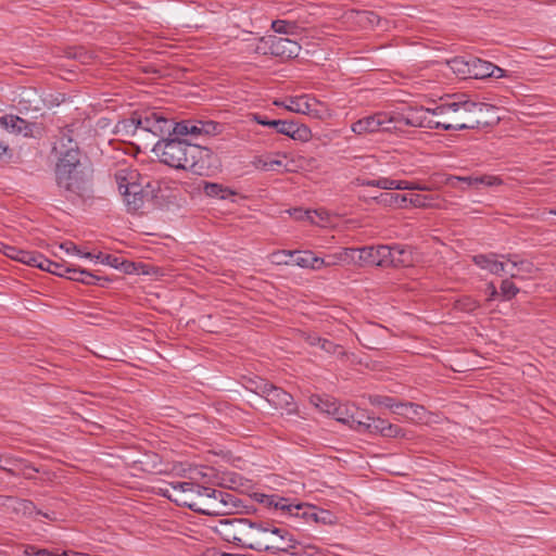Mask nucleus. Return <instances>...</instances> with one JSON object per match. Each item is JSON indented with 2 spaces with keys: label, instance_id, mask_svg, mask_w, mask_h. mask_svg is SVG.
I'll list each match as a JSON object with an SVG mask.
<instances>
[{
  "label": "nucleus",
  "instance_id": "obj_22",
  "mask_svg": "<svg viewBox=\"0 0 556 556\" xmlns=\"http://www.w3.org/2000/svg\"><path fill=\"white\" fill-rule=\"evenodd\" d=\"M379 131L400 132L403 131L402 119L400 113L396 112H378Z\"/></svg>",
  "mask_w": 556,
  "mask_h": 556
},
{
  "label": "nucleus",
  "instance_id": "obj_56",
  "mask_svg": "<svg viewBox=\"0 0 556 556\" xmlns=\"http://www.w3.org/2000/svg\"><path fill=\"white\" fill-rule=\"evenodd\" d=\"M60 249L64 250L67 254H76L81 257H83V254L85 253L73 242L61 243Z\"/></svg>",
  "mask_w": 556,
  "mask_h": 556
},
{
  "label": "nucleus",
  "instance_id": "obj_15",
  "mask_svg": "<svg viewBox=\"0 0 556 556\" xmlns=\"http://www.w3.org/2000/svg\"><path fill=\"white\" fill-rule=\"evenodd\" d=\"M402 126L433 129L432 108L409 106L400 113Z\"/></svg>",
  "mask_w": 556,
  "mask_h": 556
},
{
  "label": "nucleus",
  "instance_id": "obj_25",
  "mask_svg": "<svg viewBox=\"0 0 556 556\" xmlns=\"http://www.w3.org/2000/svg\"><path fill=\"white\" fill-rule=\"evenodd\" d=\"M379 118L377 113L365 116L352 124L351 130L359 136L379 132Z\"/></svg>",
  "mask_w": 556,
  "mask_h": 556
},
{
  "label": "nucleus",
  "instance_id": "obj_10",
  "mask_svg": "<svg viewBox=\"0 0 556 556\" xmlns=\"http://www.w3.org/2000/svg\"><path fill=\"white\" fill-rule=\"evenodd\" d=\"M301 47L296 41L276 35L260 38L254 49L260 54H271L288 59L298 56Z\"/></svg>",
  "mask_w": 556,
  "mask_h": 556
},
{
  "label": "nucleus",
  "instance_id": "obj_55",
  "mask_svg": "<svg viewBox=\"0 0 556 556\" xmlns=\"http://www.w3.org/2000/svg\"><path fill=\"white\" fill-rule=\"evenodd\" d=\"M5 254L11 257L12 260L18 261L23 263L24 257L22 254H27L28 251H24L14 247H8Z\"/></svg>",
  "mask_w": 556,
  "mask_h": 556
},
{
  "label": "nucleus",
  "instance_id": "obj_30",
  "mask_svg": "<svg viewBox=\"0 0 556 556\" xmlns=\"http://www.w3.org/2000/svg\"><path fill=\"white\" fill-rule=\"evenodd\" d=\"M362 424L363 426L358 429V432L380 433L382 435L389 422L381 418L368 416L366 420L362 419Z\"/></svg>",
  "mask_w": 556,
  "mask_h": 556
},
{
  "label": "nucleus",
  "instance_id": "obj_59",
  "mask_svg": "<svg viewBox=\"0 0 556 556\" xmlns=\"http://www.w3.org/2000/svg\"><path fill=\"white\" fill-rule=\"evenodd\" d=\"M254 121L260 125L273 127V123H278L279 119L269 121L266 117H264L263 115L255 114Z\"/></svg>",
  "mask_w": 556,
  "mask_h": 556
},
{
  "label": "nucleus",
  "instance_id": "obj_23",
  "mask_svg": "<svg viewBox=\"0 0 556 556\" xmlns=\"http://www.w3.org/2000/svg\"><path fill=\"white\" fill-rule=\"evenodd\" d=\"M476 265L482 269H488L493 275H503L505 270V262L496 260L495 254H479L472 257Z\"/></svg>",
  "mask_w": 556,
  "mask_h": 556
},
{
  "label": "nucleus",
  "instance_id": "obj_38",
  "mask_svg": "<svg viewBox=\"0 0 556 556\" xmlns=\"http://www.w3.org/2000/svg\"><path fill=\"white\" fill-rule=\"evenodd\" d=\"M271 28L277 34L294 35L298 26L294 22L277 20L271 23Z\"/></svg>",
  "mask_w": 556,
  "mask_h": 556
},
{
  "label": "nucleus",
  "instance_id": "obj_52",
  "mask_svg": "<svg viewBox=\"0 0 556 556\" xmlns=\"http://www.w3.org/2000/svg\"><path fill=\"white\" fill-rule=\"evenodd\" d=\"M407 202H409L412 205L416 206V207H421V206H427L429 203H428V198L426 195H421V194H410L409 197H407Z\"/></svg>",
  "mask_w": 556,
  "mask_h": 556
},
{
  "label": "nucleus",
  "instance_id": "obj_26",
  "mask_svg": "<svg viewBox=\"0 0 556 556\" xmlns=\"http://www.w3.org/2000/svg\"><path fill=\"white\" fill-rule=\"evenodd\" d=\"M294 257L292 258V265H296L301 268H308L313 270L320 269L319 257L316 256L312 251H293Z\"/></svg>",
  "mask_w": 556,
  "mask_h": 556
},
{
  "label": "nucleus",
  "instance_id": "obj_40",
  "mask_svg": "<svg viewBox=\"0 0 556 556\" xmlns=\"http://www.w3.org/2000/svg\"><path fill=\"white\" fill-rule=\"evenodd\" d=\"M454 305L456 309L467 313L473 312L479 306L478 302L470 296H463L456 300Z\"/></svg>",
  "mask_w": 556,
  "mask_h": 556
},
{
  "label": "nucleus",
  "instance_id": "obj_27",
  "mask_svg": "<svg viewBox=\"0 0 556 556\" xmlns=\"http://www.w3.org/2000/svg\"><path fill=\"white\" fill-rule=\"evenodd\" d=\"M394 413L402 415L412 421H420L424 419L426 409L424 406L415 403H399Z\"/></svg>",
  "mask_w": 556,
  "mask_h": 556
},
{
  "label": "nucleus",
  "instance_id": "obj_3",
  "mask_svg": "<svg viewBox=\"0 0 556 556\" xmlns=\"http://www.w3.org/2000/svg\"><path fill=\"white\" fill-rule=\"evenodd\" d=\"M491 106L475 102L465 96L454 97L432 108L433 129L463 130L475 129L481 124L478 115Z\"/></svg>",
  "mask_w": 556,
  "mask_h": 556
},
{
  "label": "nucleus",
  "instance_id": "obj_18",
  "mask_svg": "<svg viewBox=\"0 0 556 556\" xmlns=\"http://www.w3.org/2000/svg\"><path fill=\"white\" fill-rule=\"evenodd\" d=\"M291 163L292 161L287 154L277 153L258 157L256 166L263 170H280L282 168L290 172L292 170Z\"/></svg>",
  "mask_w": 556,
  "mask_h": 556
},
{
  "label": "nucleus",
  "instance_id": "obj_58",
  "mask_svg": "<svg viewBox=\"0 0 556 556\" xmlns=\"http://www.w3.org/2000/svg\"><path fill=\"white\" fill-rule=\"evenodd\" d=\"M303 339L311 346H319L321 340V338L315 333H303Z\"/></svg>",
  "mask_w": 556,
  "mask_h": 556
},
{
  "label": "nucleus",
  "instance_id": "obj_8",
  "mask_svg": "<svg viewBox=\"0 0 556 556\" xmlns=\"http://www.w3.org/2000/svg\"><path fill=\"white\" fill-rule=\"evenodd\" d=\"M236 507L237 498L233 494L206 486L199 514L224 516L231 514Z\"/></svg>",
  "mask_w": 556,
  "mask_h": 556
},
{
  "label": "nucleus",
  "instance_id": "obj_57",
  "mask_svg": "<svg viewBox=\"0 0 556 556\" xmlns=\"http://www.w3.org/2000/svg\"><path fill=\"white\" fill-rule=\"evenodd\" d=\"M515 260L508 257L507 262H505V270L504 274H507L510 276V278H518L520 277V273L518 271V267H513V262Z\"/></svg>",
  "mask_w": 556,
  "mask_h": 556
},
{
  "label": "nucleus",
  "instance_id": "obj_46",
  "mask_svg": "<svg viewBox=\"0 0 556 556\" xmlns=\"http://www.w3.org/2000/svg\"><path fill=\"white\" fill-rule=\"evenodd\" d=\"M102 264L110 265L113 268H124L126 273H129V267L131 266L130 263L121 261L119 257L110 254L105 255V257L102 258Z\"/></svg>",
  "mask_w": 556,
  "mask_h": 556
},
{
  "label": "nucleus",
  "instance_id": "obj_32",
  "mask_svg": "<svg viewBox=\"0 0 556 556\" xmlns=\"http://www.w3.org/2000/svg\"><path fill=\"white\" fill-rule=\"evenodd\" d=\"M274 542L279 545V547H282L283 549H263V552H269L271 554H291L300 556L302 555V552L299 549L300 543L293 538V542H289L288 540L283 539H274Z\"/></svg>",
  "mask_w": 556,
  "mask_h": 556
},
{
  "label": "nucleus",
  "instance_id": "obj_31",
  "mask_svg": "<svg viewBox=\"0 0 556 556\" xmlns=\"http://www.w3.org/2000/svg\"><path fill=\"white\" fill-rule=\"evenodd\" d=\"M5 501L10 503V507L16 514H22L24 516H30L35 513L36 507L31 501L28 500H17L13 497H5Z\"/></svg>",
  "mask_w": 556,
  "mask_h": 556
},
{
  "label": "nucleus",
  "instance_id": "obj_34",
  "mask_svg": "<svg viewBox=\"0 0 556 556\" xmlns=\"http://www.w3.org/2000/svg\"><path fill=\"white\" fill-rule=\"evenodd\" d=\"M450 68L457 75L466 77L471 76V59L465 60L464 58L456 56L448 61Z\"/></svg>",
  "mask_w": 556,
  "mask_h": 556
},
{
  "label": "nucleus",
  "instance_id": "obj_12",
  "mask_svg": "<svg viewBox=\"0 0 556 556\" xmlns=\"http://www.w3.org/2000/svg\"><path fill=\"white\" fill-rule=\"evenodd\" d=\"M255 392L261 394L275 409H282L288 415L296 413L293 396L285 390L266 381L256 384Z\"/></svg>",
  "mask_w": 556,
  "mask_h": 556
},
{
  "label": "nucleus",
  "instance_id": "obj_39",
  "mask_svg": "<svg viewBox=\"0 0 556 556\" xmlns=\"http://www.w3.org/2000/svg\"><path fill=\"white\" fill-rule=\"evenodd\" d=\"M369 400L372 405L390 408L393 413L396 409V405L400 403L396 402L393 397L384 395H374L370 396Z\"/></svg>",
  "mask_w": 556,
  "mask_h": 556
},
{
  "label": "nucleus",
  "instance_id": "obj_60",
  "mask_svg": "<svg viewBox=\"0 0 556 556\" xmlns=\"http://www.w3.org/2000/svg\"><path fill=\"white\" fill-rule=\"evenodd\" d=\"M397 184L400 186L396 187V190H413L414 188H419L415 184L406 181V180H397Z\"/></svg>",
  "mask_w": 556,
  "mask_h": 556
},
{
  "label": "nucleus",
  "instance_id": "obj_43",
  "mask_svg": "<svg viewBox=\"0 0 556 556\" xmlns=\"http://www.w3.org/2000/svg\"><path fill=\"white\" fill-rule=\"evenodd\" d=\"M311 138H312L311 129L304 124L296 123L295 127H294V134L292 135V139L299 140L302 142H306V141L311 140Z\"/></svg>",
  "mask_w": 556,
  "mask_h": 556
},
{
  "label": "nucleus",
  "instance_id": "obj_9",
  "mask_svg": "<svg viewBox=\"0 0 556 556\" xmlns=\"http://www.w3.org/2000/svg\"><path fill=\"white\" fill-rule=\"evenodd\" d=\"M275 105H283L288 111L305 114L316 119H326L331 116L328 106L308 94L290 97L283 102H274Z\"/></svg>",
  "mask_w": 556,
  "mask_h": 556
},
{
  "label": "nucleus",
  "instance_id": "obj_7",
  "mask_svg": "<svg viewBox=\"0 0 556 556\" xmlns=\"http://www.w3.org/2000/svg\"><path fill=\"white\" fill-rule=\"evenodd\" d=\"M205 491L206 486L193 482H172L163 490V495L177 505L186 506L199 513Z\"/></svg>",
  "mask_w": 556,
  "mask_h": 556
},
{
  "label": "nucleus",
  "instance_id": "obj_28",
  "mask_svg": "<svg viewBox=\"0 0 556 556\" xmlns=\"http://www.w3.org/2000/svg\"><path fill=\"white\" fill-rule=\"evenodd\" d=\"M67 278L85 285H97L98 281L101 280V278L94 274L76 267H70V270H67Z\"/></svg>",
  "mask_w": 556,
  "mask_h": 556
},
{
  "label": "nucleus",
  "instance_id": "obj_49",
  "mask_svg": "<svg viewBox=\"0 0 556 556\" xmlns=\"http://www.w3.org/2000/svg\"><path fill=\"white\" fill-rule=\"evenodd\" d=\"M400 185L397 184V180L382 177L379 179H376V187L384 190H396V187Z\"/></svg>",
  "mask_w": 556,
  "mask_h": 556
},
{
  "label": "nucleus",
  "instance_id": "obj_33",
  "mask_svg": "<svg viewBox=\"0 0 556 556\" xmlns=\"http://www.w3.org/2000/svg\"><path fill=\"white\" fill-rule=\"evenodd\" d=\"M375 200L386 206L405 207L407 204V195L397 193H381Z\"/></svg>",
  "mask_w": 556,
  "mask_h": 556
},
{
  "label": "nucleus",
  "instance_id": "obj_17",
  "mask_svg": "<svg viewBox=\"0 0 556 556\" xmlns=\"http://www.w3.org/2000/svg\"><path fill=\"white\" fill-rule=\"evenodd\" d=\"M418 261V255L412 247L395 244L390 245L388 267H409Z\"/></svg>",
  "mask_w": 556,
  "mask_h": 556
},
{
  "label": "nucleus",
  "instance_id": "obj_5",
  "mask_svg": "<svg viewBox=\"0 0 556 556\" xmlns=\"http://www.w3.org/2000/svg\"><path fill=\"white\" fill-rule=\"evenodd\" d=\"M258 522L248 518H231L219 521L216 531L226 542L258 552Z\"/></svg>",
  "mask_w": 556,
  "mask_h": 556
},
{
  "label": "nucleus",
  "instance_id": "obj_61",
  "mask_svg": "<svg viewBox=\"0 0 556 556\" xmlns=\"http://www.w3.org/2000/svg\"><path fill=\"white\" fill-rule=\"evenodd\" d=\"M106 254H103V253H98V254H92L90 252H86L83 254V257L85 258H90V260H96L97 262H100L102 263V258L105 257Z\"/></svg>",
  "mask_w": 556,
  "mask_h": 556
},
{
  "label": "nucleus",
  "instance_id": "obj_19",
  "mask_svg": "<svg viewBox=\"0 0 556 556\" xmlns=\"http://www.w3.org/2000/svg\"><path fill=\"white\" fill-rule=\"evenodd\" d=\"M356 249L355 248H344L336 253H331L326 255L325 257H319L320 269L323 267H332L342 264H352L356 263Z\"/></svg>",
  "mask_w": 556,
  "mask_h": 556
},
{
  "label": "nucleus",
  "instance_id": "obj_47",
  "mask_svg": "<svg viewBox=\"0 0 556 556\" xmlns=\"http://www.w3.org/2000/svg\"><path fill=\"white\" fill-rule=\"evenodd\" d=\"M22 256L24 257V260H23L24 264L41 269L42 265H41V261L39 260V257H45L42 254L28 251L27 254H22Z\"/></svg>",
  "mask_w": 556,
  "mask_h": 556
},
{
  "label": "nucleus",
  "instance_id": "obj_1",
  "mask_svg": "<svg viewBox=\"0 0 556 556\" xmlns=\"http://www.w3.org/2000/svg\"><path fill=\"white\" fill-rule=\"evenodd\" d=\"M125 129H142L152 132L154 136L163 137L165 135L191 136H212L220 131V124L213 121L186 119L179 123L173 122V118L165 111L147 110L139 114H134L130 118L122 123Z\"/></svg>",
  "mask_w": 556,
  "mask_h": 556
},
{
  "label": "nucleus",
  "instance_id": "obj_35",
  "mask_svg": "<svg viewBox=\"0 0 556 556\" xmlns=\"http://www.w3.org/2000/svg\"><path fill=\"white\" fill-rule=\"evenodd\" d=\"M41 261V269L48 273H51L53 275L60 276V277H67V270H70L68 266H65L64 264H60L53 261L48 260L47 257H39Z\"/></svg>",
  "mask_w": 556,
  "mask_h": 556
},
{
  "label": "nucleus",
  "instance_id": "obj_63",
  "mask_svg": "<svg viewBox=\"0 0 556 556\" xmlns=\"http://www.w3.org/2000/svg\"><path fill=\"white\" fill-rule=\"evenodd\" d=\"M355 184L358 186H370L376 187V179H364V178H356Z\"/></svg>",
  "mask_w": 556,
  "mask_h": 556
},
{
  "label": "nucleus",
  "instance_id": "obj_6",
  "mask_svg": "<svg viewBox=\"0 0 556 556\" xmlns=\"http://www.w3.org/2000/svg\"><path fill=\"white\" fill-rule=\"evenodd\" d=\"M56 185L62 194L73 203L84 202L92 195V170L88 168H76L62 172L55 175Z\"/></svg>",
  "mask_w": 556,
  "mask_h": 556
},
{
  "label": "nucleus",
  "instance_id": "obj_24",
  "mask_svg": "<svg viewBox=\"0 0 556 556\" xmlns=\"http://www.w3.org/2000/svg\"><path fill=\"white\" fill-rule=\"evenodd\" d=\"M458 182L466 184L467 187H471L473 185L483 184L486 186H495L500 185L502 180L494 176H480V177H459V176H450L446 179V184H448L452 187H457Z\"/></svg>",
  "mask_w": 556,
  "mask_h": 556
},
{
  "label": "nucleus",
  "instance_id": "obj_41",
  "mask_svg": "<svg viewBox=\"0 0 556 556\" xmlns=\"http://www.w3.org/2000/svg\"><path fill=\"white\" fill-rule=\"evenodd\" d=\"M319 348L329 354H337L340 357H344L346 355L343 348L339 344H336L327 339L321 338L319 342Z\"/></svg>",
  "mask_w": 556,
  "mask_h": 556
},
{
  "label": "nucleus",
  "instance_id": "obj_21",
  "mask_svg": "<svg viewBox=\"0 0 556 556\" xmlns=\"http://www.w3.org/2000/svg\"><path fill=\"white\" fill-rule=\"evenodd\" d=\"M0 125L12 134L28 136L31 132V125L16 115H4L0 117Z\"/></svg>",
  "mask_w": 556,
  "mask_h": 556
},
{
  "label": "nucleus",
  "instance_id": "obj_64",
  "mask_svg": "<svg viewBox=\"0 0 556 556\" xmlns=\"http://www.w3.org/2000/svg\"><path fill=\"white\" fill-rule=\"evenodd\" d=\"M2 463H3V456H2V454H0V470L5 471L10 476H16V471L13 468L3 466Z\"/></svg>",
  "mask_w": 556,
  "mask_h": 556
},
{
  "label": "nucleus",
  "instance_id": "obj_53",
  "mask_svg": "<svg viewBox=\"0 0 556 556\" xmlns=\"http://www.w3.org/2000/svg\"><path fill=\"white\" fill-rule=\"evenodd\" d=\"M4 466L13 468L15 471H17L14 467H18L24 464V459L15 457L11 454H2Z\"/></svg>",
  "mask_w": 556,
  "mask_h": 556
},
{
  "label": "nucleus",
  "instance_id": "obj_62",
  "mask_svg": "<svg viewBox=\"0 0 556 556\" xmlns=\"http://www.w3.org/2000/svg\"><path fill=\"white\" fill-rule=\"evenodd\" d=\"M10 159L9 149L0 143V162H7Z\"/></svg>",
  "mask_w": 556,
  "mask_h": 556
},
{
  "label": "nucleus",
  "instance_id": "obj_14",
  "mask_svg": "<svg viewBox=\"0 0 556 556\" xmlns=\"http://www.w3.org/2000/svg\"><path fill=\"white\" fill-rule=\"evenodd\" d=\"M356 263L358 265H374L388 267V257L390 256V245L379 244L356 249Z\"/></svg>",
  "mask_w": 556,
  "mask_h": 556
},
{
  "label": "nucleus",
  "instance_id": "obj_36",
  "mask_svg": "<svg viewBox=\"0 0 556 556\" xmlns=\"http://www.w3.org/2000/svg\"><path fill=\"white\" fill-rule=\"evenodd\" d=\"M204 192L208 197L218 198V199H227L228 197L235 194L228 188H225L222 185L214 184V182H205Z\"/></svg>",
  "mask_w": 556,
  "mask_h": 556
},
{
  "label": "nucleus",
  "instance_id": "obj_4",
  "mask_svg": "<svg viewBox=\"0 0 556 556\" xmlns=\"http://www.w3.org/2000/svg\"><path fill=\"white\" fill-rule=\"evenodd\" d=\"M114 178L124 198L127 211L129 213L139 212L151 198V194L143 188L138 170L126 163H122L115 169Z\"/></svg>",
  "mask_w": 556,
  "mask_h": 556
},
{
  "label": "nucleus",
  "instance_id": "obj_11",
  "mask_svg": "<svg viewBox=\"0 0 556 556\" xmlns=\"http://www.w3.org/2000/svg\"><path fill=\"white\" fill-rule=\"evenodd\" d=\"M258 501L267 507H274L276 509L287 511L292 516L302 517L306 520L312 519L316 522L319 521L318 514L313 506L304 504H292L288 498L280 497L276 494H261Z\"/></svg>",
  "mask_w": 556,
  "mask_h": 556
},
{
  "label": "nucleus",
  "instance_id": "obj_44",
  "mask_svg": "<svg viewBox=\"0 0 556 556\" xmlns=\"http://www.w3.org/2000/svg\"><path fill=\"white\" fill-rule=\"evenodd\" d=\"M295 122L292 121H278V123H273V127L276 128L277 132L286 135L292 138L294 134Z\"/></svg>",
  "mask_w": 556,
  "mask_h": 556
},
{
  "label": "nucleus",
  "instance_id": "obj_54",
  "mask_svg": "<svg viewBox=\"0 0 556 556\" xmlns=\"http://www.w3.org/2000/svg\"><path fill=\"white\" fill-rule=\"evenodd\" d=\"M312 403L318 407L321 412L325 413V408L332 409V407H336V402H331L329 400H323L320 397H312Z\"/></svg>",
  "mask_w": 556,
  "mask_h": 556
},
{
  "label": "nucleus",
  "instance_id": "obj_48",
  "mask_svg": "<svg viewBox=\"0 0 556 556\" xmlns=\"http://www.w3.org/2000/svg\"><path fill=\"white\" fill-rule=\"evenodd\" d=\"M36 472H39V469L24 460V464H22L16 471V476L22 475L25 479H34Z\"/></svg>",
  "mask_w": 556,
  "mask_h": 556
},
{
  "label": "nucleus",
  "instance_id": "obj_51",
  "mask_svg": "<svg viewBox=\"0 0 556 556\" xmlns=\"http://www.w3.org/2000/svg\"><path fill=\"white\" fill-rule=\"evenodd\" d=\"M513 267H518V271L520 273V275L521 274H531L534 269L533 264L526 260L514 261Z\"/></svg>",
  "mask_w": 556,
  "mask_h": 556
},
{
  "label": "nucleus",
  "instance_id": "obj_45",
  "mask_svg": "<svg viewBox=\"0 0 556 556\" xmlns=\"http://www.w3.org/2000/svg\"><path fill=\"white\" fill-rule=\"evenodd\" d=\"M291 216L296 220H309L312 224H316V216H320L316 211H304L302 208H294L291 213Z\"/></svg>",
  "mask_w": 556,
  "mask_h": 556
},
{
  "label": "nucleus",
  "instance_id": "obj_37",
  "mask_svg": "<svg viewBox=\"0 0 556 556\" xmlns=\"http://www.w3.org/2000/svg\"><path fill=\"white\" fill-rule=\"evenodd\" d=\"M294 257L293 251H275L269 254L268 258L270 263L275 265H292V258Z\"/></svg>",
  "mask_w": 556,
  "mask_h": 556
},
{
  "label": "nucleus",
  "instance_id": "obj_50",
  "mask_svg": "<svg viewBox=\"0 0 556 556\" xmlns=\"http://www.w3.org/2000/svg\"><path fill=\"white\" fill-rule=\"evenodd\" d=\"M382 435L387 438H400L404 437L405 433L401 427L389 422Z\"/></svg>",
  "mask_w": 556,
  "mask_h": 556
},
{
  "label": "nucleus",
  "instance_id": "obj_13",
  "mask_svg": "<svg viewBox=\"0 0 556 556\" xmlns=\"http://www.w3.org/2000/svg\"><path fill=\"white\" fill-rule=\"evenodd\" d=\"M258 540L262 545L258 546V552H263V549H283L279 547L274 539H283L289 542H293V535L285 528H279L269 521H260L258 522Z\"/></svg>",
  "mask_w": 556,
  "mask_h": 556
},
{
  "label": "nucleus",
  "instance_id": "obj_20",
  "mask_svg": "<svg viewBox=\"0 0 556 556\" xmlns=\"http://www.w3.org/2000/svg\"><path fill=\"white\" fill-rule=\"evenodd\" d=\"M62 167H64L65 172L74 170L78 167L88 168L87 165L80 162L79 150L77 148H70L62 153V156L56 164L55 175L61 174Z\"/></svg>",
  "mask_w": 556,
  "mask_h": 556
},
{
  "label": "nucleus",
  "instance_id": "obj_16",
  "mask_svg": "<svg viewBox=\"0 0 556 556\" xmlns=\"http://www.w3.org/2000/svg\"><path fill=\"white\" fill-rule=\"evenodd\" d=\"M325 413L332 415L337 421L349 426L352 430L358 431L363 426L364 415L354 405L336 404L332 409L325 408Z\"/></svg>",
  "mask_w": 556,
  "mask_h": 556
},
{
  "label": "nucleus",
  "instance_id": "obj_42",
  "mask_svg": "<svg viewBox=\"0 0 556 556\" xmlns=\"http://www.w3.org/2000/svg\"><path fill=\"white\" fill-rule=\"evenodd\" d=\"M519 288L510 280L504 279L501 283V294L505 300H510L517 295Z\"/></svg>",
  "mask_w": 556,
  "mask_h": 556
},
{
  "label": "nucleus",
  "instance_id": "obj_2",
  "mask_svg": "<svg viewBox=\"0 0 556 556\" xmlns=\"http://www.w3.org/2000/svg\"><path fill=\"white\" fill-rule=\"evenodd\" d=\"M152 151L162 163L199 176H207L216 167V157L212 150L191 144L184 139L162 138Z\"/></svg>",
  "mask_w": 556,
  "mask_h": 556
},
{
  "label": "nucleus",
  "instance_id": "obj_29",
  "mask_svg": "<svg viewBox=\"0 0 556 556\" xmlns=\"http://www.w3.org/2000/svg\"><path fill=\"white\" fill-rule=\"evenodd\" d=\"M494 73V64L480 59H471V76L475 78L491 77Z\"/></svg>",
  "mask_w": 556,
  "mask_h": 556
}]
</instances>
